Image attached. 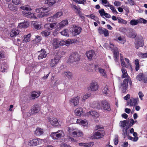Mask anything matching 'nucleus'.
Returning a JSON list of instances; mask_svg holds the SVG:
<instances>
[{"label": "nucleus", "mask_w": 147, "mask_h": 147, "mask_svg": "<svg viewBox=\"0 0 147 147\" xmlns=\"http://www.w3.org/2000/svg\"><path fill=\"white\" fill-rule=\"evenodd\" d=\"M68 22L67 20H63L59 23L57 22L53 23H49L45 25V27L48 29L52 30L54 28L55 30L58 31L62 29L65 26L67 25Z\"/></svg>", "instance_id": "1"}, {"label": "nucleus", "mask_w": 147, "mask_h": 147, "mask_svg": "<svg viewBox=\"0 0 147 147\" xmlns=\"http://www.w3.org/2000/svg\"><path fill=\"white\" fill-rule=\"evenodd\" d=\"M68 129L70 134L74 137H82L83 136L82 132L77 128L69 127Z\"/></svg>", "instance_id": "2"}, {"label": "nucleus", "mask_w": 147, "mask_h": 147, "mask_svg": "<svg viewBox=\"0 0 147 147\" xmlns=\"http://www.w3.org/2000/svg\"><path fill=\"white\" fill-rule=\"evenodd\" d=\"M103 127L100 125L96 126V129L99 130L95 133L93 138L98 139L102 138L105 134V131L103 130Z\"/></svg>", "instance_id": "3"}, {"label": "nucleus", "mask_w": 147, "mask_h": 147, "mask_svg": "<svg viewBox=\"0 0 147 147\" xmlns=\"http://www.w3.org/2000/svg\"><path fill=\"white\" fill-rule=\"evenodd\" d=\"M49 11V9L45 7H42L36 10V12L37 13L38 17L42 18L47 15V13Z\"/></svg>", "instance_id": "4"}, {"label": "nucleus", "mask_w": 147, "mask_h": 147, "mask_svg": "<svg viewBox=\"0 0 147 147\" xmlns=\"http://www.w3.org/2000/svg\"><path fill=\"white\" fill-rule=\"evenodd\" d=\"M96 107L98 108H101L104 110L108 111H110L111 110L110 104L106 100L101 101L99 105H97Z\"/></svg>", "instance_id": "5"}, {"label": "nucleus", "mask_w": 147, "mask_h": 147, "mask_svg": "<svg viewBox=\"0 0 147 147\" xmlns=\"http://www.w3.org/2000/svg\"><path fill=\"white\" fill-rule=\"evenodd\" d=\"M98 83L95 81H92L90 84L87 88L89 91L95 92L98 90Z\"/></svg>", "instance_id": "6"}, {"label": "nucleus", "mask_w": 147, "mask_h": 147, "mask_svg": "<svg viewBox=\"0 0 147 147\" xmlns=\"http://www.w3.org/2000/svg\"><path fill=\"white\" fill-rule=\"evenodd\" d=\"M64 136V133L62 130H59L56 132H52L50 135V136L54 140L57 139Z\"/></svg>", "instance_id": "7"}, {"label": "nucleus", "mask_w": 147, "mask_h": 147, "mask_svg": "<svg viewBox=\"0 0 147 147\" xmlns=\"http://www.w3.org/2000/svg\"><path fill=\"white\" fill-rule=\"evenodd\" d=\"M80 59V56L78 54L73 53L69 57L68 61L71 63L78 61Z\"/></svg>", "instance_id": "8"}, {"label": "nucleus", "mask_w": 147, "mask_h": 147, "mask_svg": "<svg viewBox=\"0 0 147 147\" xmlns=\"http://www.w3.org/2000/svg\"><path fill=\"white\" fill-rule=\"evenodd\" d=\"M72 29V34L74 36L79 34L82 30V28L78 26L73 25L71 27Z\"/></svg>", "instance_id": "9"}, {"label": "nucleus", "mask_w": 147, "mask_h": 147, "mask_svg": "<svg viewBox=\"0 0 147 147\" xmlns=\"http://www.w3.org/2000/svg\"><path fill=\"white\" fill-rule=\"evenodd\" d=\"M40 110V106L39 105H34L32 107V109H31V112L30 113H27V116L29 117L32 114L34 113H37L39 112Z\"/></svg>", "instance_id": "10"}, {"label": "nucleus", "mask_w": 147, "mask_h": 147, "mask_svg": "<svg viewBox=\"0 0 147 147\" xmlns=\"http://www.w3.org/2000/svg\"><path fill=\"white\" fill-rule=\"evenodd\" d=\"M43 142L44 140L38 138L30 140L29 143L30 146H37L41 144Z\"/></svg>", "instance_id": "11"}, {"label": "nucleus", "mask_w": 147, "mask_h": 147, "mask_svg": "<svg viewBox=\"0 0 147 147\" xmlns=\"http://www.w3.org/2000/svg\"><path fill=\"white\" fill-rule=\"evenodd\" d=\"M138 98L135 99L131 97L129 100H128L127 103V104L128 106H134L138 104Z\"/></svg>", "instance_id": "12"}, {"label": "nucleus", "mask_w": 147, "mask_h": 147, "mask_svg": "<svg viewBox=\"0 0 147 147\" xmlns=\"http://www.w3.org/2000/svg\"><path fill=\"white\" fill-rule=\"evenodd\" d=\"M136 79L139 81H142L144 83L147 82V76L142 73L139 74L136 77Z\"/></svg>", "instance_id": "13"}, {"label": "nucleus", "mask_w": 147, "mask_h": 147, "mask_svg": "<svg viewBox=\"0 0 147 147\" xmlns=\"http://www.w3.org/2000/svg\"><path fill=\"white\" fill-rule=\"evenodd\" d=\"M121 70L122 73V75L121 76L122 78H127V80L128 81L130 85H131V82L130 78L127 73V71L126 70L123 68H122Z\"/></svg>", "instance_id": "14"}, {"label": "nucleus", "mask_w": 147, "mask_h": 147, "mask_svg": "<svg viewBox=\"0 0 147 147\" xmlns=\"http://www.w3.org/2000/svg\"><path fill=\"white\" fill-rule=\"evenodd\" d=\"M59 60V57H57L51 59L49 61V65L51 67H53L56 65Z\"/></svg>", "instance_id": "15"}, {"label": "nucleus", "mask_w": 147, "mask_h": 147, "mask_svg": "<svg viewBox=\"0 0 147 147\" xmlns=\"http://www.w3.org/2000/svg\"><path fill=\"white\" fill-rule=\"evenodd\" d=\"M86 116H92L94 120L99 117L98 113L95 111H91L85 114Z\"/></svg>", "instance_id": "16"}, {"label": "nucleus", "mask_w": 147, "mask_h": 147, "mask_svg": "<svg viewBox=\"0 0 147 147\" xmlns=\"http://www.w3.org/2000/svg\"><path fill=\"white\" fill-rule=\"evenodd\" d=\"M80 97L78 96L72 98L69 100L70 103L71 105H73L75 106L78 105L79 103Z\"/></svg>", "instance_id": "17"}, {"label": "nucleus", "mask_w": 147, "mask_h": 147, "mask_svg": "<svg viewBox=\"0 0 147 147\" xmlns=\"http://www.w3.org/2000/svg\"><path fill=\"white\" fill-rule=\"evenodd\" d=\"M128 81L126 79H125L121 85L120 88L121 89L123 92H125L126 91L128 86Z\"/></svg>", "instance_id": "18"}, {"label": "nucleus", "mask_w": 147, "mask_h": 147, "mask_svg": "<svg viewBox=\"0 0 147 147\" xmlns=\"http://www.w3.org/2000/svg\"><path fill=\"white\" fill-rule=\"evenodd\" d=\"M48 121L53 126H58L59 125L58 121L57 119L55 118H51L48 117Z\"/></svg>", "instance_id": "19"}, {"label": "nucleus", "mask_w": 147, "mask_h": 147, "mask_svg": "<svg viewBox=\"0 0 147 147\" xmlns=\"http://www.w3.org/2000/svg\"><path fill=\"white\" fill-rule=\"evenodd\" d=\"M52 45L54 49H56L59 47V39L53 38L52 40Z\"/></svg>", "instance_id": "20"}, {"label": "nucleus", "mask_w": 147, "mask_h": 147, "mask_svg": "<svg viewBox=\"0 0 147 147\" xmlns=\"http://www.w3.org/2000/svg\"><path fill=\"white\" fill-rule=\"evenodd\" d=\"M62 75L64 77L68 79H71L72 78V73L68 70H65L63 71Z\"/></svg>", "instance_id": "21"}, {"label": "nucleus", "mask_w": 147, "mask_h": 147, "mask_svg": "<svg viewBox=\"0 0 147 147\" xmlns=\"http://www.w3.org/2000/svg\"><path fill=\"white\" fill-rule=\"evenodd\" d=\"M22 13L24 16L27 18H33L34 19H36L37 18L34 15V13L30 12H26L25 11H22Z\"/></svg>", "instance_id": "22"}, {"label": "nucleus", "mask_w": 147, "mask_h": 147, "mask_svg": "<svg viewBox=\"0 0 147 147\" xmlns=\"http://www.w3.org/2000/svg\"><path fill=\"white\" fill-rule=\"evenodd\" d=\"M75 114L77 116H80L84 114V112L82 108H78L76 109L74 111Z\"/></svg>", "instance_id": "23"}, {"label": "nucleus", "mask_w": 147, "mask_h": 147, "mask_svg": "<svg viewBox=\"0 0 147 147\" xmlns=\"http://www.w3.org/2000/svg\"><path fill=\"white\" fill-rule=\"evenodd\" d=\"M144 45V43L142 40H136L135 42V48L138 49L140 47H142Z\"/></svg>", "instance_id": "24"}, {"label": "nucleus", "mask_w": 147, "mask_h": 147, "mask_svg": "<svg viewBox=\"0 0 147 147\" xmlns=\"http://www.w3.org/2000/svg\"><path fill=\"white\" fill-rule=\"evenodd\" d=\"M76 122L77 123L83 126H87L88 123L86 120H82L81 119H77Z\"/></svg>", "instance_id": "25"}, {"label": "nucleus", "mask_w": 147, "mask_h": 147, "mask_svg": "<svg viewBox=\"0 0 147 147\" xmlns=\"http://www.w3.org/2000/svg\"><path fill=\"white\" fill-rule=\"evenodd\" d=\"M39 52H40V54L38 56V59H39L46 57L47 54L46 53V52L44 50L42 49Z\"/></svg>", "instance_id": "26"}, {"label": "nucleus", "mask_w": 147, "mask_h": 147, "mask_svg": "<svg viewBox=\"0 0 147 147\" xmlns=\"http://www.w3.org/2000/svg\"><path fill=\"white\" fill-rule=\"evenodd\" d=\"M29 26V22L27 21H25L23 22L20 23L18 28H27Z\"/></svg>", "instance_id": "27"}, {"label": "nucleus", "mask_w": 147, "mask_h": 147, "mask_svg": "<svg viewBox=\"0 0 147 147\" xmlns=\"http://www.w3.org/2000/svg\"><path fill=\"white\" fill-rule=\"evenodd\" d=\"M65 41V45L67 46H69L71 44L73 43H76L77 42L76 39H69Z\"/></svg>", "instance_id": "28"}, {"label": "nucleus", "mask_w": 147, "mask_h": 147, "mask_svg": "<svg viewBox=\"0 0 147 147\" xmlns=\"http://www.w3.org/2000/svg\"><path fill=\"white\" fill-rule=\"evenodd\" d=\"M98 70L100 75L102 76L105 78H106L107 77V74L106 73V71L104 69L98 67Z\"/></svg>", "instance_id": "29"}, {"label": "nucleus", "mask_w": 147, "mask_h": 147, "mask_svg": "<svg viewBox=\"0 0 147 147\" xmlns=\"http://www.w3.org/2000/svg\"><path fill=\"white\" fill-rule=\"evenodd\" d=\"M94 55V52L93 51H89L86 54L87 57L90 60L92 59V58Z\"/></svg>", "instance_id": "30"}, {"label": "nucleus", "mask_w": 147, "mask_h": 147, "mask_svg": "<svg viewBox=\"0 0 147 147\" xmlns=\"http://www.w3.org/2000/svg\"><path fill=\"white\" fill-rule=\"evenodd\" d=\"M44 133L43 129L40 128H37L35 131L34 134L37 136H40L42 135Z\"/></svg>", "instance_id": "31"}, {"label": "nucleus", "mask_w": 147, "mask_h": 147, "mask_svg": "<svg viewBox=\"0 0 147 147\" xmlns=\"http://www.w3.org/2000/svg\"><path fill=\"white\" fill-rule=\"evenodd\" d=\"M79 145L81 146H84V147H89L93 145V142H90L89 143H78Z\"/></svg>", "instance_id": "32"}, {"label": "nucleus", "mask_w": 147, "mask_h": 147, "mask_svg": "<svg viewBox=\"0 0 147 147\" xmlns=\"http://www.w3.org/2000/svg\"><path fill=\"white\" fill-rule=\"evenodd\" d=\"M40 94L39 91L37 92L34 91L32 92L31 96L32 99H34L40 96Z\"/></svg>", "instance_id": "33"}, {"label": "nucleus", "mask_w": 147, "mask_h": 147, "mask_svg": "<svg viewBox=\"0 0 147 147\" xmlns=\"http://www.w3.org/2000/svg\"><path fill=\"white\" fill-rule=\"evenodd\" d=\"M31 37V34H29L27 35H25L24 36V39L23 40V42L26 43L30 41V37Z\"/></svg>", "instance_id": "34"}, {"label": "nucleus", "mask_w": 147, "mask_h": 147, "mask_svg": "<svg viewBox=\"0 0 147 147\" xmlns=\"http://www.w3.org/2000/svg\"><path fill=\"white\" fill-rule=\"evenodd\" d=\"M19 33V31L16 29L13 30L10 33V36L11 37H13Z\"/></svg>", "instance_id": "35"}, {"label": "nucleus", "mask_w": 147, "mask_h": 147, "mask_svg": "<svg viewBox=\"0 0 147 147\" xmlns=\"http://www.w3.org/2000/svg\"><path fill=\"white\" fill-rule=\"evenodd\" d=\"M41 40L40 37L39 36H36L35 39L31 41V42L33 43H36L39 42Z\"/></svg>", "instance_id": "36"}, {"label": "nucleus", "mask_w": 147, "mask_h": 147, "mask_svg": "<svg viewBox=\"0 0 147 147\" xmlns=\"http://www.w3.org/2000/svg\"><path fill=\"white\" fill-rule=\"evenodd\" d=\"M8 8L10 10L14 11H16L18 9L17 7L13 5L11 3L9 4Z\"/></svg>", "instance_id": "37"}, {"label": "nucleus", "mask_w": 147, "mask_h": 147, "mask_svg": "<svg viewBox=\"0 0 147 147\" xmlns=\"http://www.w3.org/2000/svg\"><path fill=\"white\" fill-rule=\"evenodd\" d=\"M20 8L24 10H26L27 11H30L32 10L31 8L28 5H24L21 7Z\"/></svg>", "instance_id": "38"}, {"label": "nucleus", "mask_w": 147, "mask_h": 147, "mask_svg": "<svg viewBox=\"0 0 147 147\" xmlns=\"http://www.w3.org/2000/svg\"><path fill=\"white\" fill-rule=\"evenodd\" d=\"M55 3V0H47L45 2V4H47L50 6L52 5Z\"/></svg>", "instance_id": "39"}, {"label": "nucleus", "mask_w": 147, "mask_h": 147, "mask_svg": "<svg viewBox=\"0 0 147 147\" xmlns=\"http://www.w3.org/2000/svg\"><path fill=\"white\" fill-rule=\"evenodd\" d=\"M63 15V13L62 11H60L57 12L54 15L55 18L56 20L57 18L60 17L61 16H62Z\"/></svg>", "instance_id": "40"}, {"label": "nucleus", "mask_w": 147, "mask_h": 147, "mask_svg": "<svg viewBox=\"0 0 147 147\" xmlns=\"http://www.w3.org/2000/svg\"><path fill=\"white\" fill-rule=\"evenodd\" d=\"M41 34L43 36L47 37L51 34V32L48 31L46 30L42 32Z\"/></svg>", "instance_id": "41"}, {"label": "nucleus", "mask_w": 147, "mask_h": 147, "mask_svg": "<svg viewBox=\"0 0 147 147\" xmlns=\"http://www.w3.org/2000/svg\"><path fill=\"white\" fill-rule=\"evenodd\" d=\"M100 3L105 7H108L109 4V2L107 0H101Z\"/></svg>", "instance_id": "42"}, {"label": "nucleus", "mask_w": 147, "mask_h": 147, "mask_svg": "<svg viewBox=\"0 0 147 147\" xmlns=\"http://www.w3.org/2000/svg\"><path fill=\"white\" fill-rule=\"evenodd\" d=\"M139 61L138 59H136L135 61V64L136 65L135 66V69L136 71H137L139 69L140 67L139 64Z\"/></svg>", "instance_id": "43"}, {"label": "nucleus", "mask_w": 147, "mask_h": 147, "mask_svg": "<svg viewBox=\"0 0 147 147\" xmlns=\"http://www.w3.org/2000/svg\"><path fill=\"white\" fill-rule=\"evenodd\" d=\"M103 93L104 94L107 95L109 92V89L107 86H105L102 90Z\"/></svg>", "instance_id": "44"}, {"label": "nucleus", "mask_w": 147, "mask_h": 147, "mask_svg": "<svg viewBox=\"0 0 147 147\" xmlns=\"http://www.w3.org/2000/svg\"><path fill=\"white\" fill-rule=\"evenodd\" d=\"M138 55L139 57L141 58H145L147 57V52L145 53H139L138 54Z\"/></svg>", "instance_id": "45"}, {"label": "nucleus", "mask_w": 147, "mask_h": 147, "mask_svg": "<svg viewBox=\"0 0 147 147\" xmlns=\"http://www.w3.org/2000/svg\"><path fill=\"white\" fill-rule=\"evenodd\" d=\"M68 30L67 29H65L63 30L61 32H60V33L61 34V35L66 36H68L69 34H68Z\"/></svg>", "instance_id": "46"}, {"label": "nucleus", "mask_w": 147, "mask_h": 147, "mask_svg": "<svg viewBox=\"0 0 147 147\" xmlns=\"http://www.w3.org/2000/svg\"><path fill=\"white\" fill-rule=\"evenodd\" d=\"M137 20L138 21V23H143L144 24H146L147 23V20L143 18H140Z\"/></svg>", "instance_id": "47"}, {"label": "nucleus", "mask_w": 147, "mask_h": 147, "mask_svg": "<svg viewBox=\"0 0 147 147\" xmlns=\"http://www.w3.org/2000/svg\"><path fill=\"white\" fill-rule=\"evenodd\" d=\"M56 20L55 17L53 15V16L48 17L47 18V20L49 22H53L54 21Z\"/></svg>", "instance_id": "48"}, {"label": "nucleus", "mask_w": 147, "mask_h": 147, "mask_svg": "<svg viewBox=\"0 0 147 147\" xmlns=\"http://www.w3.org/2000/svg\"><path fill=\"white\" fill-rule=\"evenodd\" d=\"M113 53L114 55V57L117 58L118 56L119 52L118 49L117 48H115L114 50Z\"/></svg>", "instance_id": "49"}, {"label": "nucleus", "mask_w": 147, "mask_h": 147, "mask_svg": "<svg viewBox=\"0 0 147 147\" xmlns=\"http://www.w3.org/2000/svg\"><path fill=\"white\" fill-rule=\"evenodd\" d=\"M108 7H109L110 9L113 12V13H118L115 8L113 7V5L110 4V5H109V6Z\"/></svg>", "instance_id": "50"}, {"label": "nucleus", "mask_w": 147, "mask_h": 147, "mask_svg": "<svg viewBox=\"0 0 147 147\" xmlns=\"http://www.w3.org/2000/svg\"><path fill=\"white\" fill-rule=\"evenodd\" d=\"M120 57L121 65L123 67H126L125 63L123 61V57L122 56V55L121 54H120Z\"/></svg>", "instance_id": "51"}, {"label": "nucleus", "mask_w": 147, "mask_h": 147, "mask_svg": "<svg viewBox=\"0 0 147 147\" xmlns=\"http://www.w3.org/2000/svg\"><path fill=\"white\" fill-rule=\"evenodd\" d=\"M120 123L121 124L120 126L121 127H124L125 126L126 124L128 122H127V120H124L123 121H121L120 122Z\"/></svg>", "instance_id": "52"}, {"label": "nucleus", "mask_w": 147, "mask_h": 147, "mask_svg": "<svg viewBox=\"0 0 147 147\" xmlns=\"http://www.w3.org/2000/svg\"><path fill=\"white\" fill-rule=\"evenodd\" d=\"M12 2L13 3L16 5L20 4L21 3L20 0H12Z\"/></svg>", "instance_id": "53"}, {"label": "nucleus", "mask_w": 147, "mask_h": 147, "mask_svg": "<svg viewBox=\"0 0 147 147\" xmlns=\"http://www.w3.org/2000/svg\"><path fill=\"white\" fill-rule=\"evenodd\" d=\"M69 139L70 140L71 142L75 144V145H77L78 144V142H77L78 141L76 139L71 137H70Z\"/></svg>", "instance_id": "54"}, {"label": "nucleus", "mask_w": 147, "mask_h": 147, "mask_svg": "<svg viewBox=\"0 0 147 147\" xmlns=\"http://www.w3.org/2000/svg\"><path fill=\"white\" fill-rule=\"evenodd\" d=\"M138 23L137 20H131L130 22V24L132 25H137Z\"/></svg>", "instance_id": "55"}, {"label": "nucleus", "mask_w": 147, "mask_h": 147, "mask_svg": "<svg viewBox=\"0 0 147 147\" xmlns=\"http://www.w3.org/2000/svg\"><path fill=\"white\" fill-rule=\"evenodd\" d=\"M90 93H87L83 96L82 99L83 100H85L86 99L88 98L90 96Z\"/></svg>", "instance_id": "56"}, {"label": "nucleus", "mask_w": 147, "mask_h": 147, "mask_svg": "<svg viewBox=\"0 0 147 147\" xmlns=\"http://www.w3.org/2000/svg\"><path fill=\"white\" fill-rule=\"evenodd\" d=\"M118 135H116L115 136V138L114 140V144L115 145H117L118 142Z\"/></svg>", "instance_id": "57"}, {"label": "nucleus", "mask_w": 147, "mask_h": 147, "mask_svg": "<svg viewBox=\"0 0 147 147\" xmlns=\"http://www.w3.org/2000/svg\"><path fill=\"white\" fill-rule=\"evenodd\" d=\"M98 12L101 16H104L105 13L103 9L99 10Z\"/></svg>", "instance_id": "58"}, {"label": "nucleus", "mask_w": 147, "mask_h": 147, "mask_svg": "<svg viewBox=\"0 0 147 147\" xmlns=\"http://www.w3.org/2000/svg\"><path fill=\"white\" fill-rule=\"evenodd\" d=\"M118 40L119 41V42L123 44L125 42L124 39L121 37H119L118 38Z\"/></svg>", "instance_id": "59"}, {"label": "nucleus", "mask_w": 147, "mask_h": 147, "mask_svg": "<svg viewBox=\"0 0 147 147\" xmlns=\"http://www.w3.org/2000/svg\"><path fill=\"white\" fill-rule=\"evenodd\" d=\"M118 22L119 23H122L124 24H126L127 23V22L122 19H118Z\"/></svg>", "instance_id": "60"}, {"label": "nucleus", "mask_w": 147, "mask_h": 147, "mask_svg": "<svg viewBox=\"0 0 147 147\" xmlns=\"http://www.w3.org/2000/svg\"><path fill=\"white\" fill-rule=\"evenodd\" d=\"M104 30L105 29L103 30L101 28H99L98 29V32L100 34H103Z\"/></svg>", "instance_id": "61"}, {"label": "nucleus", "mask_w": 147, "mask_h": 147, "mask_svg": "<svg viewBox=\"0 0 147 147\" xmlns=\"http://www.w3.org/2000/svg\"><path fill=\"white\" fill-rule=\"evenodd\" d=\"M34 27L35 29H39L41 28V25L40 24H35Z\"/></svg>", "instance_id": "62"}, {"label": "nucleus", "mask_w": 147, "mask_h": 147, "mask_svg": "<svg viewBox=\"0 0 147 147\" xmlns=\"http://www.w3.org/2000/svg\"><path fill=\"white\" fill-rule=\"evenodd\" d=\"M103 34L105 36H109V33L108 31L107 30L105 29V30Z\"/></svg>", "instance_id": "63"}, {"label": "nucleus", "mask_w": 147, "mask_h": 147, "mask_svg": "<svg viewBox=\"0 0 147 147\" xmlns=\"http://www.w3.org/2000/svg\"><path fill=\"white\" fill-rule=\"evenodd\" d=\"M121 3L119 1H115L114 4L116 6H118L121 5Z\"/></svg>", "instance_id": "64"}]
</instances>
